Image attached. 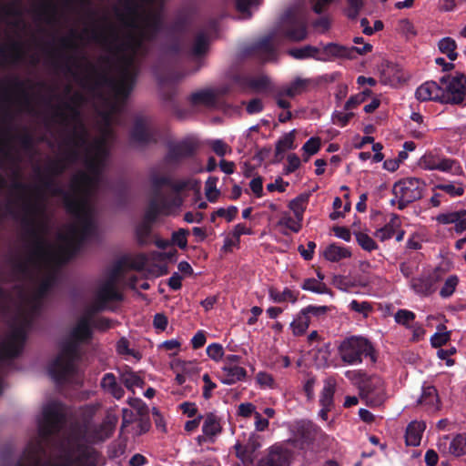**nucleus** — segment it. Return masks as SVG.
Instances as JSON below:
<instances>
[{
    "label": "nucleus",
    "mask_w": 466,
    "mask_h": 466,
    "mask_svg": "<svg viewBox=\"0 0 466 466\" xmlns=\"http://www.w3.org/2000/svg\"><path fill=\"white\" fill-rule=\"evenodd\" d=\"M301 218L295 217V215L291 216L289 213L284 212L281 214L278 225L297 233L301 228Z\"/></svg>",
    "instance_id": "29"
},
{
    "label": "nucleus",
    "mask_w": 466,
    "mask_h": 466,
    "mask_svg": "<svg viewBox=\"0 0 466 466\" xmlns=\"http://www.w3.org/2000/svg\"><path fill=\"white\" fill-rule=\"evenodd\" d=\"M291 461L292 452L280 446H273L258 466H289Z\"/></svg>",
    "instance_id": "14"
},
{
    "label": "nucleus",
    "mask_w": 466,
    "mask_h": 466,
    "mask_svg": "<svg viewBox=\"0 0 466 466\" xmlns=\"http://www.w3.org/2000/svg\"><path fill=\"white\" fill-rule=\"evenodd\" d=\"M321 431L311 423H303L298 427L295 441L299 442L302 449L309 447L315 439L321 435Z\"/></svg>",
    "instance_id": "17"
},
{
    "label": "nucleus",
    "mask_w": 466,
    "mask_h": 466,
    "mask_svg": "<svg viewBox=\"0 0 466 466\" xmlns=\"http://www.w3.org/2000/svg\"><path fill=\"white\" fill-rule=\"evenodd\" d=\"M355 237L359 245L365 250L371 251L377 248L374 240L366 233L356 232Z\"/></svg>",
    "instance_id": "46"
},
{
    "label": "nucleus",
    "mask_w": 466,
    "mask_h": 466,
    "mask_svg": "<svg viewBox=\"0 0 466 466\" xmlns=\"http://www.w3.org/2000/svg\"><path fill=\"white\" fill-rule=\"evenodd\" d=\"M320 148V140L319 137H310L302 147L305 160L315 155Z\"/></svg>",
    "instance_id": "43"
},
{
    "label": "nucleus",
    "mask_w": 466,
    "mask_h": 466,
    "mask_svg": "<svg viewBox=\"0 0 466 466\" xmlns=\"http://www.w3.org/2000/svg\"><path fill=\"white\" fill-rule=\"evenodd\" d=\"M309 316H307L301 310L290 324L293 334L296 336L304 334L309 326Z\"/></svg>",
    "instance_id": "28"
},
{
    "label": "nucleus",
    "mask_w": 466,
    "mask_h": 466,
    "mask_svg": "<svg viewBox=\"0 0 466 466\" xmlns=\"http://www.w3.org/2000/svg\"><path fill=\"white\" fill-rule=\"evenodd\" d=\"M112 431L110 423L100 427L87 424L74 429L63 444L61 459L56 466H95L96 452L93 445L108 438Z\"/></svg>",
    "instance_id": "3"
},
{
    "label": "nucleus",
    "mask_w": 466,
    "mask_h": 466,
    "mask_svg": "<svg viewBox=\"0 0 466 466\" xmlns=\"http://www.w3.org/2000/svg\"><path fill=\"white\" fill-rule=\"evenodd\" d=\"M457 284L458 278L456 276L449 277L440 291L441 295L442 297H450L454 292Z\"/></svg>",
    "instance_id": "51"
},
{
    "label": "nucleus",
    "mask_w": 466,
    "mask_h": 466,
    "mask_svg": "<svg viewBox=\"0 0 466 466\" xmlns=\"http://www.w3.org/2000/svg\"><path fill=\"white\" fill-rule=\"evenodd\" d=\"M425 429L424 421H413L410 424V445H420Z\"/></svg>",
    "instance_id": "32"
},
{
    "label": "nucleus",
    "mask_w": 466,
    "mask_h": 466,
    "mask_svg": "<svg viewBox=\"0 0 466 466\" xmlns=\"http://www.w3.org/2000/svg\"><path fill=\"white\" fill-rule=\"evenodd\" d=\"M104 161L86 159V172L77 174L72 181V196L66 202L76 217L75 223L59 234L55 244L41 240L37 245L34 256L36 272L31 277L28 290L21 294L16 308L15 321L19 327L14 329L0 347V359L14 357L21 351L31 318L53 283L54 268L67 260L92 233L95 221L90 196L98 183Z\"/></svg>",
    "instance_id": "1"
},
{
    "label": "nucleus",
    "mask_w": 466,
    "mask_h": 466,
    "mask_svg": "<svg viewBox=\"0 0 466 466\" xmlns=\"http://www.w3.org/2000/svg\"><path fill=\"white\" fill-rule=\"evenodd\" d=\"M121 381L125 384V386L131 390H134L136 388H142L143 381L140 377L134 372H124L121 375Z\"/></svg>",
    "instance_id": "41"
},
{
    "label": "nucleus",
    "mask_w": 466,
    "mask_h": 466,
    "mask_svg": "<svg viewBox=\"0 0 466 466\" xmlns=\"http://www.w3.org/2000/svg\"><path fill=\"white\" fill-rule=\"evenodd\" d=\"M295 140V130L284 134L278 141L276 145V150L278 153L285 152L294 147Z\"/></svg>",
    "instance_id": "40"
},
{
    "label": "nucleus",
    "mask_w": 466,
    "mask_h": 466,
    "mask_svg": "<svg viewBox=\"0 0 466 466\" xmlns=\"http://www.w3.org/2000/svg\"><path fill=\"white\" fill-rule=\"evenodd\" d=\"M450 339V332L443 327L438 328L437 332L431 336V342L433 347H441L444 345Z\"/></svg>",
    "instance_id": "47"
},
{
    "label": "nucleus",
    "mask_w": 466,
    "mask_h": 466,
    "mask_svg": "<svg viewBox=\"0 0 466 466\" xmlns=\"http://www.w3.org/2000/svg\"><path fill=\"white\" fill-rule=\"evenodd\" d=\"M269 298L276 303H281L285 301L294 303L297 301L298 295L289 289H285L281 292L276 289H270Z\"/></svg>",
    "instance_id": "33"
},
{
    "label": "nucleus",
    "mask_w": 466,
    "mask_h": 466,
    "mask_svg": "<svg viewBox=\"0 0 466 466\" xmlns=\"http://www.w3.org/2000/svg\"><path fill=\"white\" fill-rule=\"evenodd\" d=\"M288 166L286 167L287 173L295 171L300 166V159L295 154H289L287 157Z\"/></svg>",
    "instance_id": "63"
},
{
    "label": "nucleus",
    "mask_w": 466,
    "mask_h": 466,
    "mask_svg": "<svg viewBox=\"0 0 466 466\" xmlns=\"http://www.w3.org/2000/svg\"><path fill=\"white\" fill-rule=\"evenodd\" d=\"M425 184L417 178H410V201L421 198Z\"/></svg>",
    "instance_id": "44"
},
{
    "label": "nucleus",
    "mask_w": 466,
    "mask_h": 466,
    "mask_svg": "<svg viewBox=\"0 0 466 466\" xmlns=\"http://www.w3.org/2000/svg\"><path fill=\"white\" fill-rule=\"evenodd\" d=\"M180 346H181V343L178 339H172L164 341L160 347L167 350L171 351L172 354H176L179 350Z\"/></svg>",
    "instance_id": "64"
},
{
    "label": "nucleus",
    "mask_w": 466,
    "mask_h": 466,
    "mask_svg": "<svg viewBox=\"0 0 466 466\" xmlns=\"http://www.w3.org/2000/svg\"><path fill=\"white\" fill-rule=\"evenodd\" d=\"M393 198L390 202L399 209L408 207V186L406 181L400 180L396 182L392 188Z\"/></svg>",
    "instance_id": "22"
},
{
    "label": "nucleus",
    "mask_w": 466,
    "mask_h": 466,
    "mask_svg": "<svg viewBox=\"0 0 466 466\" xmlns=\"http://www.w3.org/2000/svg\"><path fill=\"white\" fill-rule=\"evenodd\" d=\"M323 257L330 262H339L351 257V251L346 247L330 244L323 250Z\"/></svg>",
    "instance_id": "23"
},
{
    "label": "nucleus",
    "mask_w": 466,
    "mask_h": 466,
    "mask_svg": "<svg viewBox=\"0 0 466 466\" xmlns=\"http://www.w3.org/2000/svg\"><path fill=\"white\" fill-rule=\"evenodd\" d=\"M338 356L344 364L350 366L362 363L363 359L367 357L372 361L375 360L372 345L360 336H351L341 340L338 346Z\"/></svg>",
    "instance_id": "5"
},
{
    "label": "nucleus",
    "mask_w": 466,
    "mask_h": 466,
    "mask_svg": "<svg viewBox=\"0 0 466 466\" xmlns=\"http://www.w3.org/2000/svg\"><path fill=\"white\" fill-rule=\"evenodd\" d=\"M210 146L218 157H224L231 152V148L220 139L212 140Z\"/></svg>",
    "instance_id": "54"
},
{
    "label": "nucleus",
    "mask_w": 466,
    "mask_h": 466,
    "mask_svg": "<svg viewBox=\"0 0 466 466\" xmlns=\"http://www.w3.org/2000/svg\"><path fill=\"white\" fill-rule=\"evenodd\" d=\"M256 381L262 389H274L276 387L273 376L266 371L258 372Z\"/></svg>",
    "instance_id": "45"
},
{
    "label": "nucleus",
    "mask_w": 466,
    "mask_h": 466,
    "mask_svg": "<svg viewBox=\"0 0 466 466\" xmlns=\"http://www.w3.org/2000/svg\"><path fill=\"white\" fill-rule=\"evenodd\" d=\"M289 187V182L284 181L281 177H278L274 182L267 185V189L270 192H284Z\"/></svg>",
    "instance_id": "61"
},
{
    "label": "nucleus",
    "mask_w": 466,
    "mask_h": 466,
    "mask_svg": "<svg viewBox=\"0 0 466 466\" xmlns=\"http://www.w3.org/2000/svg\"><path fill=\"white\" fill-rule=\"evenodd\" d=\"M440 51L446 55L451 61H454L457 58L458 53L456 52L457 45L456 42L451 37H444L439 42Z\"/></svg>",
    "instance_id": "31"
},
{
    "label": "nucleus",
    "mask_w": 466,
    "mask_h": 466,
    "mask_svg": "<svg viewBox=\"0 0 466 466\" xmlns=\"http://www.w3.org/2000/svg\"><path fill=\"white\" fill-rule=\"evenodd\" d=\"M279 33L284 34L293 41L303 40L307 35V31L302 15L291 10L286 12L281 18L279 31L265 39L263 46H268L271 42H274L276 35Z\"/></svg>",
    "instance_id": "6"
},
{
    "label": "nucleus",
    "mask_w": 466,
    "mask_h": 466,
    "mask_svg": "<svg viewBox=\"0 0 466 466\" xmlns=\"http://www.w3.org/2000/svg\"><path fill=\"white\" fill-rule=\"evenodd\" d=\"M247 376V371L239 365L228 366L223 365L221 368L220 380L223 384L231 385L243 380Z\"/></svg>",
    "instance_id": "21"
},
{
    "label": "nucleus",
    "mask_w": 466,
    "mask_h": 466,
    "mask_svg": "<svg viewBox=\"0 0 466 466\" xmlns=\"http://www.w3.org/2000/svg\"><path fill=\"white\" fill-rule=\"evenodd\" d=\"M163 0H147V10L137 18L134 35L127 41L126 53L120 64L116 83V93L119 96H127L132 89L137 73L136 56L144 51L143 43L157 30L161 21L159 5Z\"/></svg>",
    "instance_id": "2"
},
{
    "label": "nucleus",
    "mask_w": 466,
    "mask_h": 466,
    "mask_svg": "<svg viewBox=\"0 0 466 466\" xmlns=\"http://www.w3.org/2000/svg\"><path fill=\"white\" fill-rule=\"evenodd\" d=\"M415 97L420 101L441 102V86L434 81H426L416 89Z\"/></svg>",
    "instance_id": "19"
},
{
    "label": "nucleus",
    "mask_w": 466,
    "mask_h": 466,
    "mask_svg": "<svg viewBox=\"0 0 466 466\" xmlns=\"http://www.w3.org/2000/svg\"><path fill=\"white\" fill-rule=\"evenodd\" d=\"M249 187L255 197L261 198L263 196V184L261 177H257L252 178L249 182Z\"/></svg>",
    "instance_id": "60"
},
{
    "label": "nucleus",
    "mask_w": 466,
    "mask_h": 466,
    "mask_svg": "<svg viewBox=\"0 0 466 466\" xmlns=\"http://www.w3.org/2000/svg\"><path fill=\"white\" fill-rule=\"evenodd\" d=\"M289 208L293 211L295 217L303 218V213L305 207L303 205L302 198H295L291 200L289 204Z\"/></svg>",
    "instance_id": "57"
},
{
    "label": "nucleus",
    "mask_w": 466,
    "mask_h": 466,
    "mask_svg": "<svg viewBox=\"0 0 466 466\" xmlns=\"http://www.w3.org/2000/svg\"><path fill=\"white\" fill-rule=\"evenodd\" d=\"M116 350L119 354L124 356H133L135 358H138L137 355L129 349V342L122 338L117 341Z\"/></svg>",
    "instance_id": "58"
},
{
    "label": "nucleus",
    "mask_w": 466,
    "mask_h": 466,
    "mask_svg": "<svg viewBox=\"0 0 466 466\" xmlns=\"http://www.w3.org/2000/svg\"><path fill=\"white\" fill-rule=\"evenodd\" d=\"M350 4V8L347 10V15L350 18H355L359 11L360 10L363 1L362 0H348Z\"/></svg>",
    "instance_id": "62"
},
{
    "label": "nucleus",
    "mask_w": 466,
    "mask_h": 466,
    "mask_svg": "<svg viewBox=\"0 0 466 466\" xmlns=\"http://www.w3.org/2000/svg\"><path fill=\"white\" fill-rule=\"evenodd\" d=\"M220 424L214 415L210 414L206 417L202 431L207 437L215 436L220 431Z\"/></svg>",
    "instance_id": "38"
},
{
    "label": "nucleus",
    "mask_w": 466,
    "mask_h": 466,
    "mask_svg": "<svg viewBox=\"0 0 466 466\" xmlns=\"http://www.w3.org/2000/svg\"><path fill=\"white\" fill-rule=\"evenodd\" d=\"M289 54L296 59H307L316 57L319 54V49L311 46H305L299 48L289 49Z\"/></svg>",
    "instance_id": "37"
},
{
    "label": "nucleus",
    "mask_w": 466,
    "mask_h": 466,
    "mask_svg": "<svg viewBox=\"0 0 466 466\" xmlns=\"http://www.w3.org/2000/svg\"><path fill=\"white\" fill-rule=\"evenodd\" d=\"M217 99L215 91L207 89L196 92L192 95V101L195 104H202L206 106H212Z\"/></svg>",
    "instance_id": "35"
},
{
    "label": "nucleus",
    "mask_w": 466,
    "mask_h": 466,
    "mask_svg": "<svg viewBox=\"0 0 466 466\" xmlns=\"http://www.w3.org/2000/svg\"><path fill=\"white\" fill-rule=\"evenodd\" d=\"M151 137L150 130L147 125L144 122H137L132 131V137L138 143H145L149 141Z\"/></svg>",
    "instance_id": "36"
},
{
    "label": "nucleus",
    "mask_w": 466,
    "mask_h": 466,
    "mask_svg": "<svg viewBox=\"0 0 466 466\" xmlns=\"http://www.w3.org/2000/svg\"><path fill=\"white\" fill-rule=\"evenodd\" d=\"M337 387V381L334 378L329 377L324 380L323 389L319 396L320 406L334 407V393Z\"/></svg>",
    "instance_id": "24"
},
{
    "label": "nucleus",
    "mask_w": 466,
    "mask_h": 466,
    "mask_svg": "<svg viewBox=\"0 0 466 466\" xmlns=\"http://www.w3.org/2000/svg\"><path fill=\"white\" fill-rule=\"evenodd\" d=\"M427 234L424 229H420L418 232H415L410 239V249H420L422 246V243L427 241Z\"/></svg>",
    "instance_id": "50"
},
{
    "label": "nucleus",
    "mask_w": 466,
    "mask_h": 466,
    "mask_svg": "<svg viewBox=\"0 0 466 466\" xmlns=\"http://www.w3.org/2000/svg\"><path fill=\"white\" fill-rule=\"evenodd\" d=\"M441 102L459 104L466 96V76L456 73L440 79Z\"/></svg>",
    "instance_id": "7"
},
{
    "label": "nucleus",
    "mask_w": 466,
    "mask_h": 466,
    "mask_svg": "<svg viewBox=\"0 0 466 466\" xmlns=\"http://www.w3.org/2000/svg\"><path fill=\"white\" fill-rule=\"evenodd\" d=\"M208 356L214 361H220L224 356V349L219 343H212L207 347Z\"/></svg>",
    "instance_id": "49"
},
{
    "label": "nucleus",
    "mask_w": 466,
    "mask_h": 466,
    "mask_svg": "<svg viewBox=\"0 0 466 466\" xmlns=\"http://www.w3.org/2000/svg\"><path fill=\"white\" fill-rule=\"evenodd\" d=\"M238 213V208L235 206H230L228 208H219L212 215V220H214L215 216L225 218L227 221H231L235 218Z\"/></svg>",
    "instance_id": "52"
},
{
    "label": "nucleus",
    "mask_w": 466,
    "mask_h": 466,
    "mask_svg": "<svg viewBox=\"0 0 466 466\" xmlns=\"http://www.w3.org/2000/svg\"><path fill=\"white\" fill-rule=\"evenodd\" d=\"M349 307L351 310L359 312L363 316H367L369 312L371 310L370 305L366 301L359 302L357 300H352L350 303Z\"/></svg>",
    "instance_id": "55"
},
{
    "label": "nucleus",
    "mask_w": 466,
    "mask_h": 466,
    "mask_svg": "<svg viewBox=\"0 0 466 466\" xmlns=\"http://www.w3.org/2000/svg\"><path fill=\"white\" fill-rule=\"evenodd\" d=\"M301 288L304 290L311 291L314 293L329 294L330 296H332V293L328 289L326 284L323 281L318 280L315 279H308L304 280Z\"/></svg>",
    "instance_id": "30"
},
{
    "label": "nucleus",
    "mask_w": 466,
    "mask_h": 466,
    "mask_svg": "<svg viewBox=\"0 0 466 466\" xmlns=\"http://www.w3.org/2000/svg\"><path fill=\"white\" fill-rule=\"evenodd\" d=\"M217 182L218 178L215 177H209L206 181L205 194L210 202H215L220 195V191L217 188Z\"/></svg>",
    "instance_id": "42"
},
{
    "label": "nucleus",
    "mask_w": 466,
    "mask_h": 466,
    "mask_svg": "<svg viewBox=\"0 0 466 466\" xmlns=\"http://www.w3.org/2000/svg\"><path fill=\"white\" fill-rule=\"evenodd\" d=\"M258 4L259 0H236L237 9L243 19L250 17Z\"/></svg>",
    "instance_id": "34"
},
{
    "label": "nucleus",
    "mask_w": 466,
    "mask_h": 466,
    "mask_svg": "<svg viewBox=\"0 0 466 466\" xmlns=\"http://www.w3.org/2000/svg\"><path fill=\"white\" fill-rule=\"evenodd\" d=\"M101 386L116 399H121L124 396V390L117 385L115 376L111 373L104 375L101 380Z\"/></svg>",
    "instance_id": "27"
},
{
    "label": "nucleus",
    "mask_w": 466,
    "mask_h": 466,
    "mask_svg": "<svg viewBox=\"0 0 466 466\" xmlns=\"http://www.w3.org/2000/svg\"><path fill=\"white\" fill-rule=\"evenodd\" d=\"M331 282L338 289L344 292H349L352 288L357 286L356 282L351 278L341 275H335Z\"/></svg>",
    "instance_id": "39"
},
{
    "label": "nucleus",
    "mask_w": 466,
    "mask_h": 466,
    "mask_svg": "<svg viewBox=\"0 0 466 466\" xmlns=\"http://www.w3.org/2000/svg\"><path fill=\"white\" fill-rule=\"evenodd\" d=\"M416 401L418 404L424 405L433 411H437L441 408L438 392L432 386L423 387L421 393L416 397Z\"/></svg>",
    "instance_id": "20"
},
{
    "label": "nucleus",
    "mask_w": 466,
    "mask_h": 466,
    "mask_svg": "<svg viewBox=\"0 0 466 466\" xmlns=\"http://www.w3.org/2000/svg\"><path fill=\"white\" fill-rule=\"evenodd\" d=\"M42 450L40 443L29 444L26 448L25 453L28 459V466L38 465V452Z\"/></svg>",
    "instance_id": "48"
},
{
    "label": "nucleus",
    "mask_w": 466,
    "mask_h": 466,
    "mask_svg": "<svg viewBox=\"0 0 466 466\" xmlns=\"http://www.w3.org/2000/svg\"><path fill=\"white\" fill-rule=\"evenodd\" d=\"M208 49V41L204 35H198L196 38L193 52L196 56L204 54Z\"/></svg>",
    "instance_id": "59"
},
{
    "label": "nucleus",
    "mask_w": 466,
    "mask_h": 466,
    "mask_svg": "<svg viewBox=\"0 0 466 466\" xmlns=\"http://www.w3.org/2000/svg\"><path fill=\"white\" fill-rule=\"evenodd\" d=\"M405 73L398 66H388L382 74L381 81L390 86H398L404 80Z\"/></svg>",
    "instance_id": "25"
},
{
    "label": "nucleus",
    "mask_w": 466,
    "mask_h": 466,
    "mask_svg": "<svg viewBox=\"0 0 466 466\" xmlns=\"http://www.w3.org/2000/svg\"><path fill=\"white\" fill-rule=\"evenodd\" d=\"M116 273H114L98 284L94 298V310L103 309L107 301L120 299L119 293L116 288Z\"/></svg>",
    "instance_id": "10"
},
{
    "label": "nucleus",
    "mask_w": 466,
    "mask_h": 466,
    "mask_svg": "<svg viewBox=\"0 0 466 466\" xmlns=\"http://www.w3.org/2000/svg\"><path fill=\"white\" fill-rule=\"evenodd\" d=\"M436 220L442 225L453 224L457 233H461L466 230L465 209L440 214L436 217Z\"/></svg>",
    "instance_id": "16"
},
{
    "label": "nucleus",
    "mask_w": 466,
    "mask_h": 466,
    "mask_svg": "<svg viewBox=\"0 0 466 466\" xmlns=\"http://www.w3.org/2000/svg\"><path fill=\"white\" fill-rule=\"evenodd\" d=\"M64 421V410L60 403L51 402L47 404L42 412L39 421V434L45 440L48 435L60 430Z\"/></svg>",
    "instance_id": "8"
},
{
    "label": "nucleus",
    "mask_w": 466,
    "mask_h": 466,
    "mask_svg": "<svg viewBox=\"0 0 466 466\" xmlns=\"http://www.w3.org/2000/svg\"><path fill=\"white\" fill-rule=\"evenodd\" d=\"M345 377L356 385L360 389V393L364 394L367 399L370 398L371 393V390L368 386V380H370V383L374 385L380 382L379 379H368L366 374L360 370H347Z\"/></svg>",
    "instance_id": "18"
},
{
    "label": "nucleus",
    "mask_w": 466,
    "mask_h": 466,
    "mask_svg": "<svg viewBox=\"0 0 466 466\" xmlns=\"http://www.w3.org/2000/svg\"><path fill=\"white\" fill-rule=\"evenodd\" d=\"M418 167L422 169H438L443 172H451L458 175L462 172L461 168L456 165L453 160L441 158L433 153L423 155L417 163Z\"/></svg>",
    "instance_id": "12"
},
{
    "label": "nucleus",
    "mask_w": 466,
    "mask_h": 466,
    "mask_svg": "<svg viewBox=\"0 0 466 466\" xmlns=\"http://www.w3.org/2000/svg\"><path fill=\"white\" fill-rule=\"evenodd\" d=\"M371 90L369 88L351 96L344 104L342 110H336L332 114V121L335 125L344 127L354 116L353 110L362 104L370 96Z\"/></svg>",
    "instance_id": "9"
},
{
    "label": "nucleus",
    "mask_w": 466,
    "mask_h": 466,
    "mask_svg": "<svg viewBox=\"0 0 466 466\" xmlns=\"http://www.w3.org/2000/svg\"><path fill=\"white\" fill-rule=\"evenodd\" d=\"M169 213V207H167L164 203L162 207H158L157 203L153 202L146 212L145 220L136 229L137 242L140 245H146L149 240L150 224L155 221L158 214L167 215Z\"/></svg>",
    "instance_id": "11"
},
{
    "label": "nucleus",
    "mask_w": 466,
    "mask_h": 466,
    "mask_svg": "<svg viewBox=\"0 0 466 466\" xmlns=\"http://www.w3.org/2000/svg\"><path fill=\"white\" fill-rule=\"evenodd\" d=\"M438 448L442 454L459 458L466 455V432L456 434L453 438L444 437Z\"/></svg>",
    "instance_id": "13"
},
{
    "label": "nucleus",
    "mask_w": 466,
    "mask_h": 466,
    "mask_svg": "<svg viewBox=\"0 0 466 466\" xmlns=\"http://www.w3.org/2000/svg\"><path fill=\"white\" fill-rule=\"evenodd\" d=\"M309 84V79L297 77L282 88L281 95L288 96H298L307 90Z\"/></svg>",
    "instance_id": "26"
},
{
    "label": "nucleus",
    "mask_w": 466,
    "mask_h": 466,
    "mask_svg": "<svg viewBox=\"0 0 466 466\" xmlns=\"http://www.w3.org/2000/svg\"><path fill=\"white\" fill-rule=\"evenodd\" d=\"M400 227V218L396 215H391L389 222H387V224L384 227L376 230L375 237L380 240L384 241L388 238H390L391 237H393L395 233H397L396 240L400 241L404 238L405 231L399 230Z\"/></svg>",
    "instance_id": "15"
},
{
    "label": "nucleus",
    "mask_w": 466,
    "mask_h": 466,
    "mask_svg": "<svg viewBox=\"0 0 466 466\" xmlns=\"http://www.w3.org/2000/svg\"><path fill=\"white\" fill-rule=\"evenodd\" d=\"M187 235L188 231L181 228L172 234V242L177 245L180 248H186L187 245Z\"/></svg>",
    "instance_id": "53"
},
{
    "label": "nucleus",
    "mask_w": 466,
    "mask_h": 466,
    "mask_svg": "<svg viewBox=\"0 0 466 466\" xmlns=\"http://www.w3.org/2000/svg\"><path fill=\"white\" fill-rule=\"evenodd\" d=\"M437 187L445 191L451 197L461 196L463 194V187L459 184H443L439 185Z\"/></svg>",
    "instance_id": "56"
},
{
    "label": "nucleus",
    "mask_w": 466,
    "mask_h": 466,
    "mask_svg": "<svg viewBox=\"0 0 466 466\" xmlns=\"http://www.w3.org/2000/svg\"><path fill=\"white\" fill-rule=\"evenodd\" d=\"M72 340L63 344L59 355L50 363L49 374L56 380H63L77 372L78 351L76 342L90 336L89 319H81L72 331Z\"/></svg>",
    "instance_id": "4"
}]
</instances>
